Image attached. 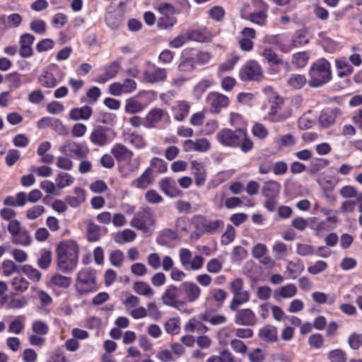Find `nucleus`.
Returning <instances> with one entry per match:
<instances>
[{
	"mask_svg": "<svg viewBox=\"0 0 362 362\" xmlns=\"http://www.w3.org/2000/svg\"><path fill=\"white\" fill-rule=\"evenodd\" d=\"M310 80L308 81L310 88H320L332 79L330 62L325 57L313 62L308 69Z\"/></svg>",
	"mask_w": 362,
	"mask_h": 362,
	"instance_id": "obj_1",
	"label": "nucleus"
},
{
	"mask_svg": "<svg viewBox=\"0 0 362 362\" xmlns=\"http://www.w3.org/2000/svg\"><path fill=\"white\" fill-rule=\"evenodd\" d=\"M57 265L64 273H70L78 263V249L74 245L60 244L57 247Z\"/></svg>",
	"mask_w": 362,
	"mask_h": 362,
	"instance_id": "obj_2",
	"label": "nucleus"
},
{
	"mask_svg": "<svg viewBox=\"0 0 362 362\" xmlns=\"http://www.w3.org/2000/svg\"><path fill=\"white\" fill-rule=\"evenodd\" d=\"M74 286L76 293L81 296L96 291V272L90 268L81 269L77 274Z\"/></svg>",
	"mask_w": 362,
	"mask_h": 362,
	"instance_id": "obj_3",
	"label": "nucleus"
},
{
	"mask_svg": "<svg viewBox=\"0 0 362 362\" xmlns=\"http://www.w3.org/2000/svg\"><path fill=\"white\" fill-rule=\"evenodd\" d=\"M59 151L76 160H83L88 157L90 149L85 142H77L68 139L59 147Z\"/></svg>",
	"mask_w": 362,
	"mask_h": 362,
	"instance_id": "obj_4",
	"label": "nucleus"
},
{
	"mask_svg": "<svg viewBox=\"0 0 362 362\" xmlns=\"http://www.w3.org/2000/svg\"><path fill=\"white\" fill-rule=\"evenodd\" d=\"M7 228L11 235L12 243L25 247L30 245L32 237L25 228L21 227L20 221H14L8 223Z\"/></svg>",
	"mask_w": 362,
	"mask_h": 362,
	"instance_id": "obj_5",
	"label": "nucleus"
},
{
	"mask_svg": "<svg viewBox=\"0 0 362 362\" xmlns=\"http://www.w3.org/2000/svg\"><path fill=\"white\" fill-rule=\"evenodd\" d=\"M238 76L243 82L260 81L263 77V71L256 60L249 59L240 68Z\"/></svg>",
	"mask_w": 362,
	"mask_h": 362,
	"instance_id": "obj_6",
	"label": "nucleus"
},
{
	"mask_svg": "<svg viewBox=\"0 0 362 362\" xmlns=\"http://www.w3.org/2000/svg\"><path fill=\"white\" fill-rule=\"evenodd\" d=\"M167 77V71L164 68L157 67L154 64L148 62L143 74V79L148 83H156L164 81Z\"/></svg>",
	"mask_w": 362,
	"mask_h": 362,
	"instance_id": "obj_7",
	"label": "nucleus"
},
{
	"mask_svg": "<svg viewBox=\"0 0 362 362\" xmlns=\"http://www.w3.org/2000/svg\"><path fill=\"white\" fill-rule=\"evenodd\" d=\"M89 139L93 145L99 147L105 146L112 141V138L110 135V129L101 125L93 128Z\"/></svg>",
	"mask_w": 362,
	"mask_h": 362,
	"instance_id": "obj_8",
	"label": "nucleus"
},
{
	"mask_svg": "<svg viewBox=\"0 0 362 362\" xmlns=\"http://www.w3.org/2000/svg\"><path fill=\"white\" fill-rule=\"evenodd\" d=\"M153 219L152 214L148 211H141L138 212L132 219L130 225L144 233L147 232L148 228L153 225Z\"/></svg>",
	"mask_w": 362,
	"mask_h": 362,
	"instance_id": "obj_9",
	"label": "nucleus"
},
{
	"mask_svg": "<svg viewBox=\"0 0 362 362\" xmlns=\"http://www.w3.org/2000/svg\"><path fill=\"white\" fill-rule=\"evenodd\" d=\"M218 141L224 146L236 148L240 145V136L228 128L222 129L216 135Z\"/></svg>",
	"mask_w": 362,
	"mask_h": 362,
	"instance_id": "obj_10",
	"label": "nucleus"
},
{
	"mask_svg": "<svg viewBox=\"0 0 362 362\" xmlns=\"http://www.w3.org/2000/svg\"><path fill=\"white\" fill-rule=\"evenodd\" d=\"M341 114L339 107H326L324 108L319 117L318 122L322 128H328L335 123L336 118Z\"/></svg>",
	"mask_w": 362,
	"mask_h": 362,
	"instance_id": "obj_11",
	"label": "nucleus"
},
{
	"mask_svg": "<svg viewBox=\"0 0 362 362\" xmlns=\"http://www.w3.org/2000/svg\"><path fill=\"white\" fill-rule=\"evenodd\" d=\"M136 88V83L133 79L127 78L122 83L115 82L110 85L109 92L112 95L119 96L132 93Z\"/></svg>",
	"mask_w": 362,
	"mask_h": 362,
	"instance_id": "obj_12",
	"label": "nucleus"
},
{
	"mask_svg": "<svg viewBox=\"0 0 362 362\" xmlns=\"http://www.w3.org/2000/svg\"><path fill=\"white\" fill-rule=\"evenodd\" d=\"M182 147L186 152L198 151L204 153L211 148V144L206 138L197 139L196 140L187 139L182 143Z\"/></svg>",
	"mask_w": 362,
	"mask_h": 362,
	"instance_id": "obj_13",
	"label": "nucleus"
},
{
	"mask_svg": "<svg viewBox=\"0 0 362 362\" xmlns=\"http://www.w3.org/2000/svg\"><path fill=\"white\" fill-rule=\"evenodd\" d=\"M180 290L173 285H170L165 290L162 296V300L164 304L179 308L181 305L180 300Z\"/></svg>",
	"mask_w": 362,
	"mask_h": 362,
	"instance_id": "obj_14",
	"label": "nucleus"
},
{
	"mask_svg": "<svg viewBox=\"0 0 362 362\" xmlns=\"http://www.w3.org/2000/svg\"><path fill=\"white\" fill-rule=\"evenodd\" d=\"M165 115L167 113L163 110L158 107L153 108L146 115L144 126L148 129L156 128Z\"/></svg>",
	"mask_w": 362,
	"mask_h": 362,
	"instance_id": "obj_15",
	"label": "nucleus"
},
{
	"mask_svg": "<svg viewBox=\"0 0 362 362\" xmlns=\"http://www.w3.org/2000/svg\"><path fill=\"white\" fill-rule=\"evenodd\" d=\"M35 40L34 35L30 33L23 34L19 40V54L23 58H28L33 56V50L32 45Z\"/></svg>",
	"mask_w": 362,
	"mask_h": 362,
	"instance_id": "obj_16",
	"label": "nucleus"
},
{
	"mask_svg": "<svg viewBox=\"0 0 362 362\" xmlns=\"http://www.w3.org/2000/svg\"><path fill=\"white\" fill-rule=\"evenodd\" d=\"M121 69V63L115 60L103 68L104 74L100 75L96 80L98 83H105L108 80L115 78Z\"/></svg>",
	"mask_w": 362,
	"mask_h": 362,
	"instance_id": "obj_17",
	"label": "nucleus"
},
{
	"mask_svg": "<svg viewBox=\"0 0 362 362\" xmlns=\"http://www.w3.org/2000/svg\"><path fill=\"white\" fill-rule=\"evenodd\" d=\"M193 221H197L204 229V232L208 234L214 233L218 228L223 226L224 223L222 220L217 219L215 221L207 220L204 216L198 215L194 216Z\"/></svg>",
	"mask_w": 362,
	"mask_h": 362,
	"instance_id": "obj_18",
	"label": "nucleus"
},
{
	"mask_svg": "<svg viewBox=\"0 0 362 362\" xmlns=\"http://www.w3.org/2000/svg\"><path fill=\"white\" fill-rule=\"evenodd\" d=\"M211 96H214L211 101V106L213 109L211 112L213 113H219L221 107H226L228 105L229 98L226 95L219 93L211 92L208 95L207 100Z\"/></svg>",
	"mask_w": 362,
	"mask_h": 362,
	"instance_id": "obj_19",
	"label": "nucleus"
},
{
	"mask_svg": "<svg viewBox=\"0 0 362 362\" xmlns=\"http://www.w3.org/2000/svg\"><path fill=\"white\" fill-rule=\"evenodd\" d=\"M281 189V185L279 182L270 180L264 182L261 193L266 198L278 197Z\"/></svg>",
	"mask_w": 362,
	"mask_h": 362,
	"instance_id": "obj_20",
	"label": "nucleus"
},
{
	"mask_svg": "<svg viewBox=\"0 0 362 362\" xmlns=\"http://www.w3.org/2000/svg\"><path fill=\"white\" fill-rule=\"evenodd\" d=\"M87 240L88 242H96L100 240L103 234H106L107 230L106 228H103L92 221H88L87 223Z\"/></svg>",
	"mask_w": 362,
	"mask_h": 362,
	"instance_id": "obj_21",
	"label": "nucleus"
},
{
	"mask_svg": "<svg viewBox=\"0 0 362 362\" xmlns=\"http://www.w3.org/2000/svg\"><path fill=\"white\" fill-rule=\"evenodd\" d=\"M105 21L110 29L118 30L122 23L123 15L118 10H108L105 13Z\"/></svg>",
	"mask_w": 362,
	"mask_h": 362,
	"instance_id": "obj_22",
	"label": "nucleus"
},
{
	"mask_svg": "<svg viewBox=\"0 0 362 362\" xmlns=\"http://www.w3.org/2000/svg\"><path fill=\"white\" fill-rule=\"evenodd\" d=\"M153 170L151 168H148L146 170L136 179L132 182L131 185L138 189H144L147 188L153 182L152 177Z\"/></svg>",
	"mask_w": 362,
	"mask_h": 362,
	"instance_id": "obj_23",
	"label": "nucleus"
},
{
	"mask_svg": "<svg viewBox=\"0 0 362 362\" xmlns=\"http://www.w3.org/2000/svg\"><path fill=\"white\" fill-rule=\"evenodd\" d=\"M159 186L161 190L169 197H174L180 194V189L176 186V181L170 177L161 180Z\"/></svg>",
	"mask_w": 362,
	"mask_h": 362,
	"instance_id": "obj_24",
	"label": "nucleus"
},
{
	"mask_svg": "<svg viewBox=\"0 0 362 362\" xmlns=\"http://www.w3.org/2000/svg\"><path fill=\"white\" fill-rule=\"evenodd\" d=\"M93 113L92 108L88 105H84L81 107L73 108L69 112V117L74 121L87 120Z\"/></svg>",
	"mask_w": 362,
	"mask_h": 362,
	"instance_id": "obj_25",
	"label": "nucleus"
},
{
	"mask_svg": "<svg viewBox=\"0 0 362 362\" xmlns=\"http://www.w3.org/2000/svg\"><path fill=\"white\" fill-rule=\"evenodd\" d=\"M111 153L117 161H125L133 156V153L121 144H115L111 149Z\"/></svg>",
	"mask_w": 362,
	"mask_h": 362,
	"instance_id": "obj_26",
	"label": "nucleus"
},
{
	"mask_svg": "<svg viewBox=\"0 0 362 362\" xmlns=\"http://www.w3.org/2000/svg\"><path fill=\"white\" fill-rule=\"evenodd\" d=\"M182 291H184L189 302L196 301L201 293L200 288L194 282L185 281L182 283Z\"/></svg>",
	"mask_w": 362,
	"mask_h": 362,
	"instance_id": "obj_27",
	"label": "nucleus"
},
{
	"mask_svg": "<svg viewBox=\"0 0 362 362\" xmlns=\"http://www.w3.org/2000/svg\"><path fill=\"white\" fill-rule=\"evenodd\" d=\"M296 293V286L293 284H288L276 288L274 292V297L276 300H280L281 298H291L294 296Z\"/></svg>",
	"mask_w": 362,
	"mask_h": 362,
	"instance_id": "obj_28",
	"label": "nucleus"
},
{
	"mask_svg": "<svg viewBox=\"0 0 362 362\" xmlns=\"http://www.w3.org/2000/svg\"><path fill=\"white\" fill-rule=\"evenodd\" d=\"M255 318L254 312L250 308H245L236 315L235 322L237 325L248 326L252 325V321Z\"/></svg>",
	"mask_w": 362,
	"mask_h": 362,
	"instance_id": "obj_29",
	"label": "nucleus"
},
{
	"mask_svg": "<svg viewBox=\"0 0 362 362\" xmlns=\"http://www.w3.org/2000/svg\"><path fill=\"white\" fill-rule=\"evenodd\" d=\"M258 336L267 343L275 342L278 339L276 327L266 325L259 329Z\"/></svg>",
	"mask_w": 362,
	"mask_h": 362,
	"instance_id": "obj_30",
	"label": "nucleus"
},
{
	"mask_svg": "<svg viewBox=\"0 0 362 362\" xmlns=\"http://www.w3.org/2000/svg\"><path fill=\"white\" fill-rule=\"evenodd\" d=\"M338 181L339 180L335 176L327 175L325 177L318 179L317 182L322 189L323 192H331L334 189Z\"/></svg>",
	"mask_w": 362,
	"mask_h": 362,
	"instance_id": "obj_31",
	"label": "nucleus"
},
{
	"mask_svg": "<svg viewBox=\"0 0 362 362\" xmlns=\"http://www.w3.org/2000/svg\"><path fill=\"white\" fill-rule=\"evenodd\" d=\"M145 106L136 99L130 98L125 102L124 110L128 114H136L143 111Z\"/></svg>",
	"mask_w": 362,
	"mask_h": 362,
	"instance_id": "obj_32",
	"label": "nucleus"
},
{
	"mask_svg": "<svg viewBox=\"0 0 362 362\" xmlns=\"http://www.w3.org/2000/svg\"><path fill=\"white\" fill-rule=\"evenodd\" d=\"M190 40L204 42L206 40V36L204 32L199 30H192L185 35L182 34V45Z\"/></svg>",
	"mask_w": 362,
	"mask_h": 362,
	"instance_id": "obj_33",
	"label": "nucleus"
},
{
	"mask_svg": "<svg viewBox=\"0 0 362 362\" xmlns=\"http://www.w3.org/2000/svg\"><path fill=\"white\" fill-rule=\"evenodd\" d=\"M329 164V160L323 158H314L310 162V168L308 170L310 175H316L320 170L326 168Z\"/></svg>",
	"mask_w": 362,
	"mask_h": 362,
	"instance_id": "obj_34",
	"label": "nucleus"
},
{
	"mask_svg": "<svg viewBox=\"0 0 362 362\" xmlns=\"http://www.w3.org/2000/svg\"><path fill=\"white\" fill-rule=\"evenodd\" d=\"M307 83V79L305 75L293 74L290 76L287 80V83L292 88L295 90L301 89Z\"/></svg>",
	"mask_w": 362,
	"mask_h": 362,
	"instance_id": "obj_35",
	"label": "nucleus"
},
{
	"mask_svg": "<svg viewBox=\"0 0 362 362\" xmlns=\"http://www.w3.org/2000/svg\"><path fill=\"white\" fill-rule=\"evenodd\" d=\"M38 81L42 86L47 88H54L57 84V81L54 74L49 71H45L40 76Z\"/></svg>",
	"mask_w": 362,
	"mask_h": 362,
	"instance_id": "obj_36",
	"label": "nucleus"
},
{
	"mask_svg": "<svg viewBox=\"0 0 362 362\" xmlns=\"http://www.w3.org/2000/svg\"><path fill=\"white\" fill-rule=\"evenodd\" d=\"M248 255L246 249L240 245L235 246L230 254V262L232 263H240Z\"/></svg>",
	"mask_w": 362,
	"mask_h": 362,
	"instance_id": "obj_37",
	"label": "nucleus"
},
{
	"mask_svg": "<svg viewBox=\"0 0 362 362\" xmlns=\"http://www.w3.org/2000/svg\"><path fill=\"white\" fill-rule=\"evenodd\" d=\"M177 238V234L171 229L164 230L158 237L157 242L160 245H169L170 242Z\"/></svg>",
	"mask_w": 362,
	"mask_h": 362,
	"instance_id": "obj_38",
	"label": "nucleus"
},
{
	"mask_svg": "<svg viewBox=\"0 0 362 362\" xmlns=\"http://www.w3.org/2000/svg\"><path fill=\"white\" fill-rule=\"evenodd\" d=\"M74 182V178L69 174L60 172L55 177V182L60 189L71 185Z\"/></svg>",
	"mask_w": 362,
	"mask_h": 362,
	"instance_id": "obj_39",
	"label": "nucleus"
},
{
	"mask_svg": "<svg viewBox=\"0 0 362 362\" xmlns=\"http://www.w3.org/2000/svg\"><path fill=\"white\" fill-rule=\"evenodd\" d=\"M309 55L306 52H299L292 55V64L298 69L304 68L308 62Z\"/></svg>",
	"mask_w": 362,
	"mask_h": 362,
	"instance_id": "obj_40",
	"label": "nucleus"
},
{
	"mask_svg": "<svg viewBox=\"0 0 362 362\" xmlns=\"http://www.w3.org/2000/svg\"><path fill=\"white\" fill-rule=\"evenodd\" d=\"M134 291L139 295L145 296H151L153 295V291L151 286L146 282L136 281L133 286Z\"/></svg>",
	"mask_w": 362,
	"mask_h": 362,
	"instance_id": "obj_41",
	"label": "nucleus"
},
{
	"mask_svg": "<svg viewBox=\"0 0 362 362\" xmlns=\"http://www.w3.org/2000/svg\"><path fill=\"white\" fill-rule=\"evenodd\" d=\"M262 56L272 65H279L284 63L283 59L278 57V55L270 47H265L262 52Z\"/></svg>",
	"mask_w": 362,
	"mask_h": 362,
	"instance_id": "obj_42",
	"label": "nucleus"
},
{
	"mask_svg": "<svg viewBox=\"0 0 362 362\" xmlns=\"http://www.w3.org/2000/svg\"><path fill=\"white\" fill-rule=\"evenodd\" d=\"M136 233L131 229H124L120 233H117L115 237V240L117 243H129L136 238Z\"/></svg>",
	"mask_w": 362,
	"mask_h": 362,
	"instance_id": "obj_43",
	"label": "nucleus"
},
{
	"mask_svg": "<svg viewBox=\"0 0 362 362\" xmlns=\"http://www.w3.org/2000/svg\"><path fill=\"white\" fill-rule=\"evenodd\" d=\"M267 18V12L264 10H260L257 12L250 13L247 19L255 24L262 25L264 24Z\"/></svg>",
	"mask_w": 362,
	"mask_h": 362,
	"instance_id": "obj_44",
	"label": "nucleus"
},
{
	"mask_svg": "<svg viewBox=\"0 0 362 362\" xmlns=\"http://www.w3.org/2000/svg\"><path fill=\"white\" fill-rule=\"evenodd\" d=\"M206 362H234V356L228 349H223L220 356H211Z\"/></svg>",
	"mask_w": 362,
	"mask_h": 362,
	"instance_id": "obj_45",
	"label": "nucleus"
},
{
	"mask_svg": "<svg viewBox=\"0 0 362 362\" xmlns=\"http://www.w3.org/2000/svg\"><path fill=\"white\" fill-rule=\"evenodd\" d=\"M29 282L21 275L15 276L11 281L12 288L19 292H24L28 288Z\"/></svg>",
	"mask_w": 362,
	"mask_h": 362,
	"instance_id": "obj_46",
	"label": "nucleus"
},
{
	"mask_svg": "<svg viewBox=\"0 0 362 362\" xmlns=\"http://www.w3.org/2000/svg\"><path fill=\"white\" fill-rule=\"evenodd\" d=\"M52 262V252L47 250L40 251V257L37 259L38 266L42 269H47Z\"/></svg>",
	"mask_w": 362,
	"mask_h": 362,
	"instance_id": "obj_47",
	"label": "nucleus"
},
{
	"mask_svg": "<svg viewBox=\"0 0 362 362\" xmlns=\"http://www.w3.org/2000/svg\"><path fill=\"white\" fill-rule=\"evenodd\" d=\"M149 168L158 173H164L167 171L168 164L164 160L155 157L151 160Z\"/></svg>",
	"mask_w": 362,
	"mask_h": 362,
	"instance_id": "obj_48",
	"label": "nucleus"
},
{
	"mask_svg": "<svg viewBox=\"0 0 362 362\" xmlns=\"http://www.w3.org/2000/svg\"><path fill=\"white\" fill-rule=\"evenodd\" d=\"M308 33L307 28L299 29L296 30L291 40V45L293 47H296L298 45H307L309 43V39L305 40L302 42L301 39L304 38Z\"/></svg>",
	"mask_w": 362,
	"mask_h": 362,
	"instance_id": "obj_49",
	"label": "nucleus"
},
{
	"mask_svg": "<svg viewBox=\"0 0 362 362\" xmlns=\"http://www.w3.org/2000/svg\"><path fill=\"white\" fill-rule=\"evenodd\" d=\"M235 238V230L234 227L228 224L226 231L223 233L221 239V243L223 245H227L234 240Z\"/></svg>",
	"mask_w": 362,
	"mask_h": 362,
	"instance_id": "obj_50",
	"label": "nucleus"
},
{
	"mask_svg": "<svg viewBox=\"0 0 362 362\" xmlns=\"http://www.w3.org/2000/svg\"><path fill=\"white\" fill-rule=\"evenodd\" d=\"M328 358L330 362H346V354L341 349H333L328 353Z\"/></svg>",
	"mask_w": 362,
	"mask_h": 362,
	"instance_id": "obj_51",
	"label": "nucleus"
},
{
	"mask_svg": "<svg viewBox=\"0 0 362 362\" xmlns=\"http://www.w3.org/2000/svg\"><path fill=\"white\" fill-rule=\"evenodd\" d=\"M209 17L216 22L223 20L226 15L224 8L221 6H214L208 11Z\"/></svg>",
	"mask_w": 362,
	"mask_h": 362,
	"instance_id": "obj_52",
	"label": "nucleus"
},
{
	"mask_svg": "<svg viewBox=\"0 0 362 362\" xmlns=\"http://www.w3.org/2000/svg\"><path fill=\"white\" fill-rule=\"evenodd\" d=\"M347 342L353 350H358L362 346V333L352 332L348 337Z\"/></svg>",
	"mask_w": 362,
	"mask_h": 362,
	"instance_id": "obj_53",
	"label": "nucleus"
},
{
	"mask_svg": "<svg viewBox=\"0 0 362 362\" xmlns=\"http://www.w3.org/2000/svg\"><path fill=\"white\" fill-rule=\"evenodd\" d=\"M71 279L69 277L56 274L51 279V283L61 288H68L71 284Z\"/></svg>",
	"mask_w": 362,
	"mask_h": 362,
	"instance_id": "obj_54",
	"label": "nucleus"
},
{
	"mask_svg": "<svg viewBox=\"0 0 362 362\" xmlns=\"http://www.w3.org/2000/svg\"><path fill=\"white\" fill-rule=\"evenodd\" d=\"M317 45L321 46L325 52L331 54L334 53L338 47V42L329 37L324 38V42H317Z\"/></svg>",
	"mask_w": 362,
	"mask_h": 362,
	"instance_id": "obj_55",
	"label": "nucleus"
},
{
	"mask_svg": "<svg viewBox=\"0 0 362 362\" xmlns=\"http://www.w3.org/2000/svg\"><path fill=\"white\" fill-rule=\"evenodd\" d=\"M324 341V337L322 334L315 333L309 337L308 343L311 348L319 349L322 347Z\"/></svg>",
	"mask_w": 362,
	"mask_h": 362,
	"instance_id": "obj_56",
	"label": "nucleus"
},
{
	"mask_svg": "<svg viewBox=\"0 0 362 362\" xmlns=\"http://www.w3.org/2000/svg\"><path fill=\"white\" fill-rule=\"evenodd\" d=\"M46 23L41 19H35L30 23V29L36 34L43 35L46 32Z\"/></svg>",
	"mask_w": 362,
	"mask_h": 362,
	"instance_id": "obj_57",
	"label": "nucleus"
},
{
	"mask_svg": "<svg viewBox=\"0 0 362 362\" xmlns=\"http://www.w3.org/2000/svg\"><path fill=\"white\" fill-rule=\"evenodd\" d=\"M252 133L259 139H264L269 134L267 129L262 123H255L252 128Z\"/></svg>",
	"mask_w": 362,
	"mask_h": 362,
	"instance_id": "obj_58",
	"label": "nucleus"
},
{
	"mask_svg": "<svg viewBox=\"0 0 362 362\" xmlns=\"http://www.w3.org/2000/svg\"><path fill=\"white\" fill-rule=\"evenodd\" d=\"M165 331L168 334H177L180 332V320L178 318H171L165 325Z\"/></svg>",
	"mask_w": 362,
	"mask_h": 362,
	"instance_id": "obj_59",
	"label": "nucleus"
},
{
	"mask_svg": "<svg viewBox=\"0 0 362 362\" xmlns=\"http://www.w3.org/2000/svg\"><path fill=\"white\" fill-rule=\"evenodd\" d=\"M24 319V317H20L12 321L9 325L8 332L16 334H20L25 327Z\"/></svg>",
	"mask_w": 362,
	"mask_h": 362,
	"instance_id": "obj_60",
	"label": "nucleus"
},
{
	"mask_svg": "<svg viewBox=\"0 0 362 362\" xmlns=\"http://www.w3.org/2000/svg\"><path fill=\"white\" fill-rule=\"evenodd\" d=\"M32 329L37 334L45 335L48 333L49 326L43 321L35 320L32 324Z\"/></svg>",
	"mask_w": 362,
	"mask_h": 362,
	"instance_id": "obj_61",
	"label": "nucleus"
},
{
	"mask_svg": "<svg viewBox=\"0 0 362 362\" xmlns=\"http://www.w3.org/2000/svg\"><path fill=\"white\" fill-rule=\"evenodd\" d=\"M45 211L42 205H35L27 210L26 218L30 220H34L40 217Z\"/></svg>",
	"mask_w": 362,
	"mask_h": 362,
	"instance_id": "obj_62",
	"label": "nucleus"
},
{
	"mask_svg": "<svg viewBox=\"0 0 362 362\" xmlns=\"http://www.w3.org/2000/svg\"><path fill=\"white\" fill-rule=\"evenodd\" d=\"M296 253L300 256H310L315 254L313 245L298 243L296 245Z\"/></svg>",
	"mask_w": 362,
	"mask_h": 362,
	"instance_id": "obj_63",
	"label": "nucleus"
},
{
	"mask_svg": "<svg viewBox=\"0 0 362 362\" xmlns=\"http://www.w3.org/2000/svg\"><path fill=\"white\" fill-rule=\"evenodd\" d=\"M51 127L61 136H66L69 134V129L63 124L62 121L59 119L54 118L52 121Z\"/></svg>",
	"mask_w": 362,
	"mask_h": 362,
	"instance_id": "obj_64",
	"label": "nucleus"
}]
</instances>
